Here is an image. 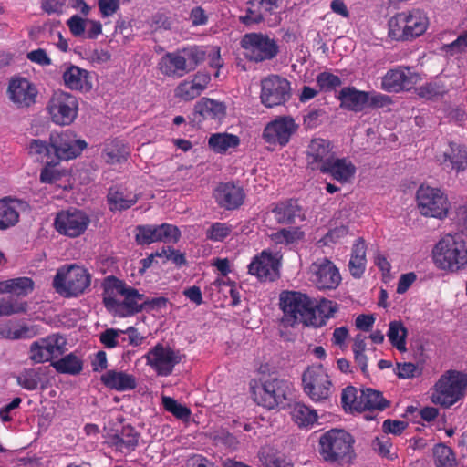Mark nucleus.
Instances as JSON below:
<instances>
[{"label":"nucleus","mask_w":467,"mask_h":467,"mask_svg":"<svg viewBox=\"0 0 467 467\" xmlns=\"http://www.w3.org/2000/svg\"><path fill=\"white\" fill-rule=\"evenodd\" d=\"M102 296L106 309L120 317L142 311L149 303L144 294L113 275L105 279Z\"/></svg>","instance_id":"1"},{"label":"nucleus","mask_w":467,"mask_h":467,"mask_svg":"<svg viewBox=\"0 0 467 467\" xmlns=\"http://www.w3.org/2000/svg\"><path fill=\"white\" fill-rule=\"evenodd\" d=\"M355 438L343 429H330L318 441V453L329 464L342 466L349 464L356 457Z\"/></svg>","instance_id":"2"},{"label":"nucleus","mask_w":467,"mask_h":467,"mask_svg":"<svg viewBox=\"0 0 467 467\" xmlns=\"http://www.w3.org/2000/svg\"><path fill=\"white\" fill-rule=\"evenodd\" d=\"M433 261L441 270L458 272L467 266V235L446 234L434 246Z\"/></svg>","instance_id":"3"},{"label":"nucleus","mask_w":467,"mask_h":467,"mask_svg":"<svg viewBox=\"0 0 467 467\" xmlns=\"http://www.w3.org/2000/svg\"><path fill=\"white\" fill-rule=\"evenodd\" d=\"M429 26L424 11L414 8L397 13L389 20V36L397 41H407L423 35Z\"/></svg>","instance_id":"4"},{"label":"nucleus","mask_w":467,"mask_h":467,"mask_svg":"<svg viewBox=\"0 0 467 467\" xmlns=\"http://www.w3.org/2000/svg\"><path fill=\"white\" fill-rule=\"evenodd\" d=\"M90 283L91 275L88 270L73 264L57 269L53 287L64 297H77L84 294Z\"/></svg>","instance_id":"5"},{"label":"nucleus","mask_w":467,"mask_h":467,"mask_svg":"<svg viewBox=\"0 0 467 467\" xmlns=\"http://www.w3.org/2000/svg\"><path fill=\"white\" fill-rule=\"evenodd\" d=\"M466 388L467 374L449 370L436 382L432 401L444 408H450L464 396Z\"/></svg>","instance_id":"6"},{"label":"nucleus","mask_w":467,"mask_h":467,"mask_svg":"<svg viewBox=\"0 0 467 467\" xmlns=\"http://www.w3.org/2000/svg\"><path fill=\"white\" fill-rule=\"evenodd\" d=\"M245 57L259 63L274 59L279 53L277 42L267 34L261 32L246 33L240 41Z\"/></svg>","instance_id":"7"},{"label":"nucleus","mask_w":467,"mask_h":467,"mask_svg":"<svg viewBox=\"0 0 467 467\" xmlns=\"http://www.w3.org/2000/svg\"><path fill=\"white\" fill-rule=\"evenodd\" d=\"M254 400L268 410L284 406L290 392V383L286 380L268 377L261 385L252 387Z\"/></svg>","instance_id":"8"},{"label":"nucleus","mask_w":467,"mask_h":467,"mask_svg":"<svg viewBox=\"0 0 467 467\" xmlns=\"http://www.w3.org/2000/svg\"><path fill=\"white\" fill-rule=\"evenodd\" d=\"M304 392L314 402H320L330 398L333 382L322 365L309 366L302 374Z\"/></svg>","instance_id":"9"},{"label":"nucleus","mask_w":467,"mask_h":467,"mask_svg":"<svg viewBox=\"0 0 467 467\" xmlns=\"http://www.w3.org/2000/svg\"><path fill=\"white\" fill-rule=\"evenodd\" d=\"M292 97L290 81L276 74H271L261 80V103L268 109L284 106Z\"/></svg>","instance_id":"10"},{"label":"nucleus","mask_w":467,"mask_h":467,"mask_svg":"<svg viewBox=\"0 0 467 467\" xmlns=\"http://www.w3.org/2000/svg\"><path fill=\"white\" fill-rule=\"evenodd\" d=\"M313 300L306 294L296 291H282L279 306L288 321L307 324Z\"/></svg>","instance_id":"11"},{"label":"nucleus","mask_w":467,"mask_h":467,"mask_svg":"<svg viewBox=\"0 0 467 467\" xmlns=\"http://www.w3.org/2000/svg\"><path fill=\"white\" fill-rule=\"evenodd\" d=\"M142 358L145 359L146 365L150 367L161 377L171 375L175 366L182 361L178 350L162 343H157Z\"/></svg>","instance_id":"12"},{"label":"nucleus","mask_w":467,"mask_h":467,"mask_svg":"<svg viewBox=\"0 0 467 467\" xmlns=\"http://www.w3.org/2000/svg\"><path fill=\"white\" fill-rule=\"evenodd\" d=\"M417 202L420 213L424 216L442 219L448 214V198L438 188L420 186L417 191Z\"/></svg>","instance_id":"13"},{"label":"nucleus","mask_w":467,"mask_h":467,"mask_svg":"<svg viewBox=\"0 0 467 467\" xmlns=\"http://www.w3.org/2000/svg\"><path fill=\"white\" fill-rule=\"evenodd\" d=\"M47 109L52 121L57 125H69L78 116V102L75 96L59 91L49 99Z\"/></svg>","instance_id":"14"},{"label":"nucleus","mask_w":467,"mask_h":467,"mask_svg":"<svg viewBox=\"0 0 467 467\" xmlns=\"http://www.w3.org/2000/svg\"><path fill=\"white\" fill-rule=\"evenodd\" d=\"M90 223L89 217L78 209L62 210L54 220V227L62 235L76 238L85 233Z\"/></svg>","instance_id":"15"},{"label":"nucleus","mask_w":467,"mask_h":467,"mask_svg":"<svg viewBox=\"0 0 467 467\" xmlns=\"http://www.w3.org/2000/svg\"><path fill=\"white\" fill-rule=\"evenodd\" d=\"M420 76L410 67L398 66L389 69L381 78L380 88L389 93L410 91Z\"/></svg>","instance_id":"16"},{"label":"nucleus","mask_w":467,"mask_h":467,"mask_svg":"<svg viewBox=\"0 0 467 467\" xmlns=\"http://www.w3.org/2000/svg\"><path fill=\"white\" fill-rule=\"evenodd\" d=\"M180 237L179 228L170 223L138 225L135 229V240L140 245L156 242L177 243Z\"/></svg>","instance_id":"17"},{"label":"nucleus","mask_w":467,"mask_h":467,"mask_svg":"<svg viewBox=\"0 0 467 467\" xmlns=\"http://www.w3.org/2000/svg\"><path fill=\"white\" fill-rule=\"evenodd\" d=\"M67 339L59 334L39 338L30 346V358L35 363H45L58 358L66 351Z\"/></svg>","instance_id":"18"},{"label":"nucleus","mask_w":467,"mask_h":467,"mask_svg":"<svg viewBox=\"0 0 467 467\" xmlns=\"http://www.w3.org/2000/svg\"><path fill=\"white\" fill-rule=\"evenodd\" d=\"M280 259L269 250H263L248 265V273L261 282H274L280 277Z\"/></svg>","instance_id":"19"},{"label":"nucleus","mask_w":467,"mask_h":467,"mask_svg":"<svg viewBox=\"0 0 467 467\" xmlns=\"http://www.w3.org/2000/svg\"><path fill=\"white\" fill-rule=\"evenodd\" d=\"M309 274L310 280L319 290L336 289L341 282L337 267L327 258L317 259L312 263Z\"/></svg>","instance_id":"20"},{"label":"nucleus","mask_w":467,"mask_h":467,"mask_svg":"<svg viewBox=\"0 0 467 467\" xmlns=\"http://www.w3.org/2000/svg\"><path fill=\"white\" fill-rule=\"evenodd\" d=\"M335 155L334 146L330 140L314 138L306 149V167L312 171L322 173Z\"/></svg>","instance_id":"21"},{"label":"nucleus","mask_w":467,"mask_h":467,"mask_svg":"<svg viewBox=\"0 0 467 467\" xmlns=\"http://www.w3.org/2000/svg\"><path fill=\"white\" fill-rule=\"evenodd\" d=\"M50 145L55 152L57 160H71L78 155L87 147V142L77 139V135L71 130L50 135Z\"/></svg>","instance_id":"22"},{"label":"nucleus","mask_w":467,"mask_h":467,"mask_svg":"<svg viewBox=\"0 0 467 467\" xmlns=\"http://www.w3.org/2000/svg\"><path fill=\"white\" fill-rule=\"evenodd\" d=\"M298 129L291 116L277 117L264 129L263 138L265 142L285 147Z\"/></svg>","instance_id":"23"},{"label":"nucleus","mask_w":467,"mask_h":467,"mask_svg":"<svg viewBox=\"0 0 467 467\" xmlns=\"http://www.w3.org/2000/svg\"><path fill=\"white\" fill-rule=\"evenodd\" d=\"M37 88L26 78L16 76L9 80L7 97L17 109H27L36 103Z\"/></svg>","instance_id":"24"},{"label":"nucleus","mask_w":467,"mask_h":467,"mask_svg":"<svg viewBox=\"0 0 467 467\" xmlns=\"http://www.w3.org/2000/svg\"><path fill=\"white\" fill-rule=\"evenodd\" d=\"M436 160L444 170L457 174L467 171V147L464 144L449 141L436 155Z\"/></svg>","instance_id":"25"},{"label":"nucleus","mask_w":467,"mask_h":467,"mask_svg":"<svg viewBox=\"0 0 467 467\" xmlns=\"http://www.w3.org/2000/svg\"><path fill=\"white\" fill-rule=\"evenodd\" d=\"M213 196L220 208L233 211L244 203L245 192L238 184L228 182H220L214 189Z\"/></svg>","instance_id":"26"},{"label":"nucleus","mask_w":467,"mask_h":467,"mask_svg":"<svg viewBox=\"0 0 467 467\" xmlns=\"http://www.w3.org/2000/svg\"><path fill=\"white\" fill-rule=\"evenodd\" d=\"M210 81V74L199 71L192 78L179 83L174 91L175 97L184 101L192 100L206 89Z\"/></svg>","instance_id":"27"},{"label":"nucleus","mask_w":467,"mask_h":467,"mask_svg":"<svg viewBox=\"0 0 467 467\" xmlns=\"http://www.w3.org/2000/svg\"><path fill=\"white\" fill-rule=\"evenodd\" d=\"M140 438V432L134 427L128 424L123 426L120 431L109 435L107 439V443L117 451L128 454L136 450Z\"/></svg>","instance_id":"28"},{"label":"nucleus","mask_w":467,"mask_h":467,"mask_svg":"<svg viewBox=\"0 0 467 467\" xmlns=\"http://www.w3.org/2000/svg\"><path fill=\"white\" fill-rule=\"evenodd\" d=\"M369 92L356 88L355 87H344L337 95L340 108L353 112H361L368 108Z\"/></svg>","instance_id":"29"},{"label":"nucleus","mask_w":467,"mask_h":467,"mask_svg":"<svg viewBox=\"0 0 467 467\" xmlns=\"http://www.w3.org/2000/svg\"><path fill=\"white\" fill-rule=\"evenodd\" d=\"M272 213L279 224H293L296 223V220H305L302 207L296 199L277 202L272 209Z\"/></svg>","instance_id":"30"},{"label":"nucleus","mask_w":467,"mask_h":467,"mask_svg":"<svg viewBox=\"0 0 467 467\" xmlns=\"http://www.w3.org/2000/svg\"><path fill=\"white\" fill-rule=\"evenodd\" d=\"M160 71L166 77L182 78L189 73L185 58L182 51L168 52L159 62Z\"/></svg>","instance_id":"31"},{"label":"nucleus","mask_w":467,"mask_h":467,"mask_svg":"<svg viewBox=\"0 0 467 467\" xmlns=\"http://www.w3.org/2000/svg\"><path fill=\"white\" fill-rule=\"evenodd\" d=\"M337 310L338 305L334 301L326 298H322L317 304L313 301L306 326L321 327L327 324L329 318L334 317Z\"/></svg>","instance_id":"32"},{"label":"nucleus","mask_w":467,"mask_h":467,"mask_svg":"<svg viewBox=\"0 0 467 467\" xmlns=\"http://www.w3.org/2000/svg\"><path fill=\"white\" fill-rule=\"evenodd\" d=\"M101 383L109 389L117 391L133 390L137 387L136 378L125 371L107 370L100 376Z\"/></svg>","instance_id":"33"},{"label":"nucleus","mask_w":467,"mask_h":467,"mask_svg":"<svg viewBox=\"0 0 467 467\" xmlns=\"http://www.w3.org/2000/svg\"><path fill=\"white\" fill-rule=\"evenodd\" d=\"M356 170V166L349 159L335 155L322 174H328L337 182L347 183L355 176Z\"/></svg>","instance_id":"34"},{"label":"nucleus","mask_w":467,"mask_h":467,"mask_svg":"<svg viewBox=\"0 0 467 467\" xmlns=\"http://www.w3.org/2000/svg\"><path fill=\"white\" fill-rule=\"evenodd\" d=\"M63 81L71 90L89 91L92 88L89 72L74 65L64 71Z\"/></svg>","instance_id":"35"},{"label":"nucleus","mask_w":467,"mask_h":467,"mask_svg":"<svg viewBox=\"0 0 467 467\" xmlns=\"http://www.w3.org/2000/svg\"><path fill=\"white\" fill-rule=\"evenodd\" d=\"M367 244L362 237H358L353 244L350 259L348 262V270L354 278H360L367 266Z\"/></svg>","instance_id":"36"},{"label":"nucleus","mask_w":467,"mask_h":467,"mask_svg":"<svg viewBox=\"0 0 467 467\" xmlns=\"http://www.w3.org/2000/svg\"><path fill=\"white\" fill-rule=\"evenodd\" d=\"M195 114L202 119L222 120L226 115V106L223 102L202 98L194 106Z\"/></svg>","instance_id":"37"},{"label":"nucleus","mask_w":467,"mask_h":467,"mask_svg":"<svg viewBox=\"0 0 467 467\" xmlns=\"http://www.w3.org/2000/svg\"><path fill=\"white\" fill-rule=\"evenodd\" d=\"M138 200V194L122 191L117 187H110L107 195L108 204L112 212L127 210L133 206Z\"/></svg>","instance_id":"38"},{"label":"nucleus","mask_w":467,"mask_h":467,"mask_svg":"<svg viewBox=\"0 0 467 467\" xmlns=\"http://www.w3.org/2000/svg\"><path fill=\"white\" fill-rule=\"evenodd\" d=\"M291 418L299 428L310 429L318 420L317 410L304 403H295L291 408Z\"/></svg>","instance_id":"39"},{"label":"nucleus","mask_w":467,"mask_h":467,"mask_svg":"<svg viewBox=\"0 0 467 467\" xmlns=\"http://www.w3.org/2000/svg\"><path fill=\"white\" fill-rule=\"evenodd\" d=\"M34 281L29 277H16L0 282V294H15L26 296L34 290Z\"/></svg>","instance_id":"40"},{"label":"nucleus","mask_w":467,"mask_h":467,"mask_svg":"<svg viewBox=\"0 0 467 467\" xmlns=\"http://www.w3.org/2000/svg\"><path fill=\"white\" fill-rule=\"evenodd\" d=\"M390 402L386 400L382 392L373 389H366L361 390V407L362 411L365 410H379L383 411L389 407Z\"/></svg>","instance_id":"41"},{"label":"nucleus","mask_w":467,"mask_h":467,"mask_svg":"<svg viewBox=\"0 0 467 467\" xmlns=\"http://www.w3.org/2000/svg\"><path fill=\"white\" fill-rule=\"evenodd\" d=\"M103 154L107 163L115 164L127 161L130 150L122 140L114 139L106 143Z\"/></svg>","instance_id":"42"},{"label":"nucleus","mask_w":467,"mask_h":467,"mask_svg":"<svg viewBox=\"0 0 467 467\" xmlns=\"http://www.w3.org/2000/svg\"><path fill=\"white\" fill-rule=\"evenodd\" d=\"M239 144V137L230 133H214L208 140L209 148L216 153H224L229 149L236 148Z\"/></svg>","instance_id":"43"},{"label":"nucleus","mask_w":467,"mask_h":467,"mask_svg":"<svg viewBox=\"0 0 467 467\" xmlns=\"http://www.w3.org/2000/svg\"><path fill=\"white\" fill-rule=\"evenodd\" d=\"M57 372L78 375L83 369V361L74 353H69L57 361L51 362Z\"/></svg>","instance_id":"44"},{"label":"nucleus","mask_w":467,"mask_h":467,"mask_svg":"<svg viewBox=\"0 0 467 467\" xmlns=\"http://www.w3.org/2000/svg\"><path fill=\"white\" fill-rule=\"evenodd\" d=\"M407 336L408 329L400 320H393L389 322L387 337H389L390 344L400 352H405L407 350Z\"/></svg>","instance_id":"45"},{"label":"nucleus","mask_w":467,"mask_h":467,"mask_svg":"<svg viewBox=\"0 0 467 467\" xmlns=\"http://www.w3.org/2000/svg\"><path fill=\"white\" fill-rule=\"evenodd\" d=\"M19 221L17 202L5 199L0 202V230L16 225Z\"/></svg>","instance_id":"46"},{"label":"nucleus","mask_w":467,"mask_h":467,"mask_svg":"<svg viewBox=\"0 0 467 467\" xmlns=\"http://www.w3.org/2000/svg\"><path fill=\"white\" fill-rule=\"evenodd\" d=\"M341 405L346 412L362 411L361 392L354 386H348L341 393Z\"/></svg>","instance_id":"47"},{"label":"nucleus","mask_w":467,"mask_h":467,"mask_svg":"<svg viewBox=\"0 0 467 467\" xmlns=\"http://www.w3.org/2000/svg\"><path fill=\"white\" fill-rule=\"evenodd\" d=\"M305 234L299 227L284 228L271 235L272 241L276 244H291L303 239Z\"/></svg>","instance_id":"48"},{"label":"nucleus","mask_w":467,"mask_h":467,"mask_svg":"<svg viewBox=\"0 0 467 467\" xmlns=\"http://www.w3.org/2000/svg\"><path fill=\"white\" fill-rule=\"evenodd\" d=\"M234 230V226L228 223H213L206 230V238L213 242H223Z\"/></svg>","instance_id":"49"},{"label":"nucleus","mask_w":467,"mask_h":467,"mask_svg":"<svg viewBox=\"0 0 467 467\" xmlns=\"http://www.w3.org/2000/svg\"><path fill=\"white\" fill-rule=\"evenodd\" d=\"M28 304L14 297L0 299V317L11 316L13 314L26 313Z\"/></svg>","instance_id":"50"},{"label":"nucleus","mask_w":467,"mask_h":467,"mask_svg":"<svg viewBox=\"0 0 467 467\" xmlns=\"http://www.w3.org/2000/svg\"><path fill=\"white\" fill-rule=\"evenodd\" d=\"M433 456L436 467H451L456 461L452 450L444 444L434 447Z\"/></svg>","instance_id":"51"},{"label":"nucleus","mask_w":467,"mask_h":467,"mask_svg":"<svg viewBox=\"0 0 467 467\" xmlns=\"http://www.w3.org/2000/svg\"><path fill=\"white\" fill-rule=\"evenodd\" d=\"M189 72L193 71L202 62L206 59V52L203 47H192L182 50Z\"/></svg>","instance_id":"52"},{"label":"nucleus","mask_w":467,"mask_h":467,"mask_svg":"<svg viewBox=\"0 0 467 467\" xmlns=\"http://www.w3.org/2000/svg\"><path fill=\"white\" fill-rule=\"evenodd\" d=\"M162 405L165 410L171 412L179 420H188L191 416V410L188 407L179 403L173 398L163 396Z\"/></svg>","instance_id":"53"},{"label":"nucleus","mask_w":467,"mask_h":467,"mask_svg":"<svg viewBox=\"0 0 467 467\" xmlns=\"http://www.w3.org/2000/svg\"><path fill=\"white\" fill-rule=\"evenodd\" d=\"M417 95L425 99H436L445 93L443 85L438 82H428L416 89Z\"/></svg>","instance_id":"54"},{"label":"nucleus","mask_w":467,"mask_h":467,"mask_svg":"<svg viewBox=\"0 0 467 467\" xmlns=\"http://www.w3.org/2000/svg\"><path fill=\"white\" fill-rule=\"evenodd\" d=\"M17 382L27 390H35L40 382V373L34 368L26 369L17 378Z\"/></svg>","instance_id":"55"},{"label":"nucleus","mask_w":467,"mask_h":467,"mask_svg":"<svg viewBox=\"0 0 467 467\" xmlns=\"http://www.w3.org/2000/svg\"><path fill=\"white\" fill-rule=\"evenodd\" d=\"M317 83L323 91H331L342 85L341 78L330 72H321L317 76Z\"/></svg>","instance_id":"56"},{"label":"nucleus","mask_w":467,"mask_h":467,"mask_svg":"<svg viewBox=\"0 0 467 467\" xmlns=\"http://www.w3.org/2000/svg\"><path fill=\"white\" fill-rule=\"evenodd\" d=\"M59 161H47V165L41 170L39 180L42 183H55L61 179L62 173L55 168Z\"/></svg>","instance_id":"57"},{"label":"nucleus","mask_w":467,"mask_h":467,"mask_svg":"<svg viewBox=\"0 0 467 467\" xmlns=\"http://www.w3.org/2000/svg\"><path fill=\"white\" fill-rule=\"evenodd\" d=\"M371 445L373 450L379 455L388 459H392V456L390 455V448L392 447V442L388 436L382 435L380 437H376L372 441Z\"/></svg>","instance_id":"58"},{"label":"nucleus","mask_w":467,"mask_h":467,"mask_svg":"<svg viewBox=\"0 0 467 467\" xmlns=\"http://www.w3.org/2000/svg\"><path fill=\"white\" fill-rule=\"evenodd\" d=\"M265 14H268L266 11L258 8L253 7L249 5L244 16L239 17V20L246 26H252L255 24H259L264 20V16Z\"/></svg>","instance_id":"59"},{"label":"nucleus","mask_w":467,"mask_h":467,"mask_svg":"<svg viewBox=\"0 0 467 467\" xmlns=\"http://www.w3.org/2000/svg\"><path fill=\"white\" fill-rule=\"evenodd\" d=\"M87 19L80 17L78 15L72 16L67 21V26L70 33L78 37L81 36L86 32Z\"/></svg>","instance_id":"60"},{"label":"nucleus","mask_w":467,"mask_h":467,"mask_svg":"<svg viewBox=\"0 0 467 467\" xmlns=\"http://www.w3.org/2000/svg\"><path fill=\"white\" fill-rule=\"evenodd\" d=\"M408 427V423L403 420H385L382 424V429L385 433H392L400 435Z\"/></svg>","instance_id":"61"},{"label":"nucleus","mask_w":467,"mask_h":467,"mask_svg":"<svg viewBox=\"0 0 467 467\" xmlns=\"http://www.w3.org/2000/svg\"><path fill=\"white\" fill-rule=\"evenodd\" d=\"M121 330L120 329H114V328H108L104 332H102L99 336V340L101 344L104 345L107 348H113L118 346V340L117 337L119 336Z\"/></svg>","instance_id":"62"},{"label":"nucleus","mask_w":467,"mask_h":467,"mask_svg":"<svg viewBox=\"0 0 467 467\" xmlns=\"http://www.w3.org/2000/svg\"><path fill=\"white\" fill-rule=\"evenodd\" d=\"M98 6L102 17L113 16L119 9V0H98Z\"/></svg>","instance_id":"63"},{"label":"nucleus","mask_w":467,"mask_h":467,"mask_svg":"<svg viewBox=\"0 0 467 467\" xmlns=\"http://www.w3.org/2000/svg\"><path fill=\"white\" fill-rule=\"evenodd\" d=\"M392 102L390 97L379 92H369L368 107L371 109H379L389 105Z\"/></svg>","instance_id":"64"}]
</instances>
